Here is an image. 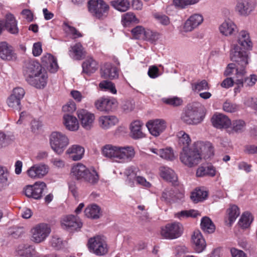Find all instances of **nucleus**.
Wrapping results in <instances>:
<instances>
[{"label": "nucleus", "instance_id": "3c124183", "mask_svg": "<svg viewBox=\"0 0 257 257\" xmlns=\"http://www.w3.org/2000/svg\"><path fill=\"white\" fill-rule=\"evenodd\" d=\"M160 38V33L156 31H153L150 29H147L144 40L147 41L152 44H155Z\"/></svg>", "mask_w": 257, "mask_h": 257}, {"label": "nucleus", "instance_id": "2f4dec72", "mask_svg": "<svg viewBox=\"0 0 257 257\" xmlns=\"http://www.w3.org/2000/svg\"><path fill=\"white\" fill-rule=\"evenodd\" d=\"M87 169L83 164L77 163L72 167L71 174L76 180L82 181Z\"/></svg>", "mask_w": 257, "mask_h": 257}, {"label": "nucleus", "instance_id": "423d86ee", "mask_svg": "<svg viewBox=\"0 0 257 257\" xmlns=\"http://www.w3.org/2000/svg\"><path fill=\"white\" fill-rule=\"evenodd\" d=\"M87 245L90 251L96 255H102L107 252V245L103 236L96 235L89 238Z\"/></svg>", "mask_w": 257, "mask_h": 257}, {"label": "nucleus", "instance_id": "680f3d73", "mask_svg": "<svg viewBox=\"0 0 257 257\" xmlns=\"http://www.w3.org/2000/svg\"><path fill=\"white\" fill-rule=\"evenodd\" d=\"M239 109L238 106L232 102L226 101L223 104V109L227 112L233 113Z\"/></svg>", "mask_w": 257, "mask_h": 257}, {"label": "nucleus", "instance_id": "09e8293b", "mask_svg": "<svg viewBox=\"0 0 257 257\" xmlns=\"http://www.w3.org/2000/svg\"><path fill=\"white\" fill-rule=\"evenodd\" d=\"M192 90L194 92H200L203 90H208L210 87L206 80L198 81L191 84Z\"/></svg>", "mask_w": 257, "mask_h": 257}, {"label": "nucleus", "instance_id": "7ed1b4c3", "mask_svg": "<svg viewBox=\"0 0 257 257\" xmlns=\"http://www.w3.org/2000/svg\"><path fill=\"white\" fill-rule=\"evenodd\" d=\"M179 158L181 163L189 168L195 167L201 162L199 153L194 147L190 149L183 147Z\"/></svg>", "mask_w": 257, "mask_h": 257}, {"label": "nucleus", "instance_id": "c756f323", "mask_svg": "<svg viewBox=\"0 0 257 257\" xmlns=\"http://www.w3.org/2000/svg\"><path fill=\"white\" fill-rule=\"evenodd\" d=\"M5 26L6 30L12 34H17L19 29L17 26V21L15 17L11 14H8L6 16Z\"/></svg>", "mask_w": 257, "mask_h": 257}, {"label": "nucleus", "instance_id": "f3484780", "mask_svg": "<svg viewBox=\"0 0 257 257\" xmlns=\"http://www.w3.org/2000/svg\"><path fill=\"white\" fill-rule=\"evenodd\" d=\"M204 18L199 13H195L191 15L186 21L184 25V31L188 32L193 31L200 26L203 22Z\"/></svg>", "mask_w": 257, "mask_h": 257}, {"label": "nucleus", "instance_id": "f257e3e1", "mask_svg": "<svg viewBox=\"0 0 257 257\" xmlns=\"http://www.w3.org/2000/svg\"><path fill=\"white\" fill-rule=\"evenodd\" d=\"M230 58L235 63L229 64L224 74L229 76L235 74V76H243L246 73L245 67L248 64V54L246 51H243L236 44L232 45L230 51Z\"/></svg>", "mask_w": 257, "mask_h": 257}, {"label": "nucleus", "instance_id": "0e129e2a", "mask_svg": "<svg viewBox=\"0 0 257 257\" xmlns=\"http://www.w3.org/2000/svg\"><path fill=\"white\" fill-rule=\"evenodd\" d=\"M65 243L57 236H53L50 241L51 246L56 249H60L63 248Z\"/></svg>", "mask_w": 257, "mask_h": 257}, {"label": "nucleus", "instance_id": "e2e57ef3", "mask_svg": "<svg viewBox=\"0 0 257 257\" xmlns=\"http://www.w3.org/2000/svg\"><path fill=\"white\" fill-rule=\"evenodd\" d=\"M50 163L52 166L57 169H63L65 167L66 163L64 160L55 157L50 160Z\"/></svg>", "mask_w": 257, "mask_h": 257}, {"label": "nucleus", "instance_id": "37998d69", "mask_svg": "<svg viewBox=\"0 0 257 257\" xmlns=\"http://www.w3.org/2000/svg\"><path fill=\"white\" fill-rule=\"evenodd\" d=\"M216 175V170L212 165L200 166L196 171V176L199 177L205 176L214 177Z\"/></svg>", "mask_w": 257, "mask_h": 257}, {"label": "nucleus", "instance_id": "c85d7f7f", "mask_svg": "<svg viewBox=\"0 0 257 257\" xmlns=\"http://www.w3.org/2000/svg\"><path fill=\"white\" fill-rule=\"evenodd\" d=\"M62 225L67 228L76 229L81 228L82 223L77 217L71 215L63 218L62 220Z\"/></svg>", "mask_w": 257, "mask_h": 257}, {"label": "nucleus", "instance_id": "f704fd0d", "mask_svg": "<svg viewBox=\"0 0 257 257\" xmlns=\"http://www.w3.org/2000/svg\"><path fill=\"white\" fill-rule=\"evenodd\" d=\"M63 124L70 131H76L78 130L79 125L77 118L73 115L65 114L63 116Z\"/></svg>", "mask_w": 257, "mask_h": 257}, {"label": "nucleus", "instance_id": "338daca9", "mask_svg": "<svg viewBox=\"0 0 257 257\" xmlns=\"http://www.w3.org/2000/svg\"><path fill=\"white\" fill-rule=\"evenodd\" d=\"M65 30L67 33L71 35L74 39L82 37V35L74 27H71L68 24H65Z\"/></svg>", "mask_w": 257, "mask_h": 257}, {"label": "nucleus", "instance_id": "cd10ccee", "mask_svg": "<svg viewBox=\"0 0 257 257\" xmlns=\"http://www.w3.org/2000/svg\"><path fill=\"white\" fill-rule=\"evenodd\" d=\"M160 176L165 180L171 182L174 185H176L177 176L174 171L171 168L162 166L160 168Z\"/></svg>", "mask_w": 257, "mask_h": 257}, {"label": "nucleus", "instance_id": "a19ab883", "mask_svg": "<svg viewBox=\"0 0 257 257\" xmlns=\"http://www.w3.org/2000/svg\"><path fill=\"white\" fill-rule=\"evenodd\" d=\"M201 228L202 230L207 233H212L215 230V226L210 218L203 217L201 220Z\"/></svg>", "mask_w": 257, "mask_h": 257}, {"label": "nucleus", "instance_id": "412c9836", "mask_svg": "<svg viewBox=\"0 0 257 257\" xmlns=\"http://www.w3.org/2000/svg\"><path fill=\"white\" fill-rule=\"evenodd\" d=\"M191 239L193 247L196 252L200 253L206 248V241L199 231L197 230L194 232Z\"/></svg>", "mask_w": 257, "mask_h": 257}, {"label": "nucleus", "instance_id": "2eb2a0df", "mask_svg": "<svg viewBox=\"0 0 257 257\" xmlns=\"http://www.w3.org/2000/svg\"><path fill=\"white\" fill-rule=\"evenodd\" d=\"M77 115L82 127L86 130L90 129L95 120L94 114L86 109H81L77 111Z\"/></svg>", "mask_w": 257, "mask_h": 257}, {"label": "nucleus", "instance_id": "774afa93", "mask_svg": "<svg viewBox=\"0 0 257 257\" xmlns=\"http://www.w3.org/2000/svg\"><path fill=\"white\" fill-rule=\"evenodd\" d=\"M122 21L124 23H138L139 20L136 18V16L134 15L133 13H127L125 14L122 18Z\"/></svg>", "mask_w": 257, "mask_h": 257}, {"label": "nucleus", "instance_id": "c03bdc74", "mask_svg": "<svg viewBox=\"0 0 257 257\" xmlns=\"http://www.w3.org/2000/svg\"><path fill=\"white\" fill-rule=\"evenodd\" d=\"M100 209L96 204H91L88 206L84 210L85 215L88 218L97 219L100 217Z\"/></svg>", "mask_w": 257, "mask_h": 257}, {"label": "nucleus", "instance_id": "72a5a7b5", "mask_svg": "<svg viewBox=\"0 0 257 257\" xmlns=\"http://www.w3.org/2000/svg\"><path fill=\"white\" fill-rule=\"evenodd\" d=\"M101 75L104 78L113 79L118 77V71L111 64L106 63L101 69Z\"/></svg>", "mask_w": 257, "mask_h": 257}, {"label": "nucleus", "instance_id": "a18cd8bd", "mask_svg": "<svg viewBox=\"0 0 257 257\" xmlns=\"http://www.w3.org/2000/svg\"><path fill=\"white\" fill-rule=\"evenodd\" d=\"M253 219L252 214L248 212H245L242 214L239 220L238 224L242 228H247L250 226Z\"/></svg>", "mask_w": 257, "mask_h": 257}, {"label": "nucleus", "instance_id": "393cba45", "mask_svg": "<svg viewBox=\"0 0 257 257\" xmlns=\"http://www.w3.org/2000/svg\"><path fill=\"white\" fill-rule=\"evenodd\" d=\"M143 123L140 120L133 121L130 125V135L134 139H139L145 137L142 131Z\"/></svg>", "mask_w": 257, "mask_h": 257}, {"label": "nucleus", "instance_id": "9d476101", "mask_svg": "<svg viewBox=\"0 0 257 257\" xmlns=\"http://www.w3.org/2000/svg\"><path fill=\"white\" fill-rule=\"evenodd\" d=\"M255 6V0H236L234 9L239 16H247L254 10Z\"/></svg>", "mask_w": 257, "mask_h": 257}, {"label": "nucleus", "instance_id": "58836bf2", "mask_svg": "<svg viewBox=\"0 0 257 257\" xmlns=\"http://www.w3.org/2000/svg\"><path fill=\"white\" fill-rule=\"evenodd\" d=\"M99 179V175L94 169L88 168L82 181L91 185H95L97 183Z\"/></svg>", "mask_w": 257, "mask_h": 257}, {"label": "nucleus", "instance_id": "6e6552de", "mask_svg": "<svg viewBox=\"0 0 257 257\" xmlns=\"http://www.w3.org/2000/svg\"><path fill=\"white\" fill-rule=\"evenodd\" d=\"M50 232L51 229L48 224H37L31 229V239L37 243L42 242L48 236Z\"/></svg>", "mask_w": 257, "mask_h": 257}, {"label": "nucleus", "instance_id": "b1692460", "mask_svg": "<svg viewBox=\"0 0 257 257\" xmlns=\"http://www.w3.org/2000/svg\"><path fill=\"white\" fill-rule=\"evenodd\" d=\"M68 54L73 59L80 60L84 58L85 51L80 43H77L69 48Z\"/></svg>", "mask_w": 257, "mask_h": 257}, {"label": "nucleus", "instance_id": "c9c22d12", "mask_svg": "<svg viewBox=\"0 0 257 257\" xmlns=\"http://www.w3.org/2000/svg\"><path fill=\"white\" fill-rule=\"evenodd\" d=\"M150 150L151 152L159 156L162 159L169 161H172L175 159L173 151L170 148L161 149L150 148Z\"/></svg>", "mask_w": 257, "mask_h": 257}, {"label": "nucleus", "instance_id": "473e14b6", "mask_svg": "<svg viewBox=\"0 0 257 257\" xmlns=\"http://www.w3.org/2000/svg\"><path fill=\"white\" fill-rule=\"evenodd\" d=\"M48 78L47 72L43 70V71L32 78L33 80H34L33 83L29 84L37 88H43L47 84Z\"/></svg>", "mask_w": 257, "mask_h": 257}, {"label": "nucleus", "instance_id": "49530a36", "mask_svg": "<svg viewBox=\"0 0 257 257\" xmlns=\"http://www.w3.org/2000/svg\"><path fill=\"white\" fill-rule=\"evenodd\" d=\"M207 192L201 189H196L192 192L190 198L193 202L197 203L203 201L207 196Z\"/></svg>", "mask_w": 257, "mask_h": 257}, {"label": "nucleus", "instance_id": "13d9d810", "mask_svg": "<svg viewBox=\"0 0 257 257\" xmlns=\"http://www.w3.org/2000/svg\"><path fill=\"white\" fill-rule=\"evenodd\" d=\"M228 212L230 223L234 222L240 214L238 207L235 205L230 206Z\"/></svg>", "mask_w": 257, "mask_h": 257}, {"label": "nucleus", "instance_id": "4be33fe9", "mask_svg": "<svg viewBox=\"0 0 257 257\" xmlns=\"http://www.w3.org/2000/svg\"><path fill=\"white\" fill-rule=\"evenodd\" d=\"M211 121L213 125L217 128H226L231 124L230 119L225 115L218 113L214 114Z\"/></svg>", "mask_w": 257, "mask_h": 257}, {"label": "nucleus", "instance_id": "4468645a", "mask_svg": "<svg viewBox=\"0 0 257 257\" xmlns=\"http://www.w3.org/2000/svg\"><path fill=\"white\" fill-rule=\"evenodd\" d=\"M49 170L47 165L40 163L31 167L27 171L28 176L34 179H41L46 176Z\"/></svg>", "mask_w": 257, "mask_h": 257}, {"label": "nucleus", "instance_id": "603ef678", "mask_svg": "<svg viewBox=\"0 0 257 257\" xmlns=\"http://www.w3.org/2000/svg\"><path fill=\"white\" fill-rule=\"evenodd\" d=\"M177 137L179 145L183 146V147L187 148L191 143L189 136L183 131L179 132L177 134Z\"/></svg>", "mask_w": 257, "mask_h": 257}, {"label": "nucleus", "instance_id": "6ab92c4d", "mask_svg": "<svg viewBox=\"0 0 257 257\" xmlns=\"http://www.w3.org/2000/svg\"><path fill=\"white\" fill-rule=\"evenodd\" d=\"M0 58L5 60H12L16 58L13 47L7 42H0Z\"/></svg>", "mask_w": 257, "mask_h": 257}, {"label": "nucleus", "instance_id": "de8ad7c7", "mask_svg": "<svg viewBox=\"0 0 257 257\" xmlns=\"http://www.w3.org/2000/svg\"><path fill=\"white\" fill-rule=\"evenodd\" d=\"M35 251L33 246L28 244L19 246L18 253L25 257H32L35 254Z\"/></svg>", "mask_w": 257, "mask_h": 257}, {"label": "nucleus", "instance_id": "8fccbe9b", "mask_svg": "<svg viewBox=\"0 0 257 257\" xmlns=\"http://www.w3.org/2000/svg\"><path fill=\"white\" fill-rule=\"evenodd\" d=\"M174 193L175 190L172 188H166L162 193L161 199L162 201L167 203L174 202L175 197Z\"/></svg>", "mask_w": 257, "mask_h": 257}, {"label": "nucleus", "instance_id": "dca6fc26", "mask_svg": "<svg viewBox=\"0 0 257 257\" xmlns=\"http://www.w3.org/2000/svg\"><path fill=\"white\" fill-rule=\"evenodd\" d=\"M135 151L133 147L126 146L118 147L116 162L118 163H127L131 161L134 158Z\"/></svg>", "mask_w": 257, "mask_h": 257}, {"label": "nucleus", "instance_id": "052dcab7", "mask_svg": "<svg viewBox=\"0 0 257 257\" xmlns=\"http://www.w3.org/2000/svg\"><path fill=\"white\" fill-rule=\"evenodd\" d=\"M12 137L4 133H0V149L6 147L12 141Z\"/></svg>", "mask_w": 257, "mask_h": 257}, {"label": "nucleus", "instance_id": "39448f33", "mask_svg": "<svg viewBox=\"0 0 257 257\" xmlns=\"http://www.w3.org/2000/svg\"><path fill=\"white\" fill-rule=\"evenodd\" d=\"M50 144L51 149L56 154L61 155L69 144V140L62 133L54 132L50 136Z\"/></svg>", "mask_w": 257, "mask_h": 257}, {"label": "nucleus", "instance_id": "4d7b16f0", "mask_svg": "<svg viewBox=\"0 0 257 257\" xmlns=\"http://www.w3.org/2000/svg\"><path fill=\"white\" fill-rule=\"evenodd\" d=\"M99 86L101 89L108 91L112 94H116L117 92L114 84L110 81H103L99 83Z\"/></svg>", "mask_w": 257, "mask_h": 257}, {"label": "nucleus", "instance_id": "5701e85b", "mask_svg": "<svg viewBox=\"0 0 257 257\" xmlns=\"http://www.w3.org/2000/svg\"><path fill=\"white\" fill-rule=\"evenodd\" d=\"M237 43L236 44L243 51L244 50H250L252 48V42L251 41L249 33L245 30H241L238 34ZM233 44L232 45H233Z\"/></svg>", "mask_w": 257, "mask_h": 257}, {"label": "nucleus", "instance_id": "bf43d9fd", "mask_svg": "<svg viewBox=\"0 0 257 257\" xmlns=\"http://www.w3.org/2000/svg\"><path fill=\"white\" fill-rule=\"evenodd\" d=\"M200 0H173L174 5L178 8H185L188 5L198 3Z\"/></svg>", "mask_w": 257, "mask_h": 257}, {"label": "nucleus", "instance_id": "f03ea898", "mask_svg": "<svg viewBox=\"0 0 257 257\" xmlns=\"http://www.w3.org/2000/svg\"><path fill=\"white\" fill-rule=\"evenodd\" d=\"M204 117L201 109L196 104H193L187 106L185 112L181 115V119L186 124L196 125L202 121Z\"/></svg>", "mask_w": 257, "mask_h": 257}, {"label": "nucleus", "instance_id": "6e6d98bb", "mask_svg": "<svg viewBox=\"0 0 257 257\" xmlns=\"http://www.w3.org/2000/svg\"><path fill=\"white\" fill-rule=\"evenodd\" d=\"M21 101L19 98L11 94L7 99V103L9 107L20 110L21 109Z\"/></svg>", "mask_w": 257, "mask_h": 257}, {"label": "nucleus", "instance_id": "aec40b11", "mask_svg": "<svg viewBox=\"0 0 257 257\" xmlns=\"http://www.w3.org/2000/svg\"><path fill=\"white\" fill-rule=\"evenodd\" d=\"M219 30L222 35L226 37L230 36L237 32V27L234 22L228 19L220 25Z\"/></svg>", "mask_w": 257, "mask_h": 257}, {"label": "nucleus", "instance_id": "a878e982", "mask_svg": "<svg viewBox=\"0 0 257 257\" xmlns=\"http://www.w3.org/2000/svg\"><path fill=\"white\" fill-rule=\"evenodd\" d=\"M118 122L117 118L114 115H102L98 118V124L103 130H107L116 125Z\"/></svg>", "mask_w": 257, "mask_h": 257}, {"label": "nucleus", "instance_id": "20e7f679", "mask_svg": "<svg viewBox=\"0 0 257 257\" xmlns=\"http://www.w3.org/2000/svg\"><path fill=\"white\" fill-rule=\"evenodd\" d=\"M88 9L92 15L98 19H103L107 16L109 7L103 0H90Z\"/></svg>", "mask_w": 257, "mask_h": 257}, {"label": "nucleus", "instance_id": "79ce46f5", "mask_svg": "<svg viewBox=\"0 0 257 257\" xmlns=\"http://www.w3.org/2000/svg\"><path fill=\"white\" fill-rule=\"evenodd\" d=\"M110 5L115 10L120 12L127 11L130 7L128 0H113L110 2Z\"/></svg>", "mask_w": 257, "mask_h": 257}, {"label": "nucleus", "instance_id": "f8f14e48", "mask_svg": "<svg viewBox=\"0 0 257 257\" xmlns=\"http://www.w3.org/2000/svg\"><path fill=\"white\" fill-rule=\"evenodd\" d=\"M96 108L101 111H111L117 107V100L113 97H101L95 101Z\"/></svg>", "mask_w": 257, "mask_h": 257}, {"label": "nucleus", "instance_id": "7c9ffc66", "mask_svg": "<svg viewBox=\"0 0 257 257\" xmlns=\"http://www.w3.org/2000/svg\"><path fill=\"white\" fill-rule=\"evenodd\" d=\"M118 146L106 144L101 148V154L105 158L116 162Z\"/></svg>", "mask_w": 257, "mask_h": 257}, {"label": "nucleus", "instance_id": "ea45409f", "mask_svg": "<svg viewBox=\"0 0 257 257\" xmlns=\"http://www.w3.org/2000/svg\"><path fill=\"white\" fill-rule=\"evenodd\" d=\"M200 215L198 211L194 209L182 210L174 214L175 217L180 220H183L189 217L195 218Z\"/></svg>", "mask_w": 257, "mask_h": 257}, {"label": "nucleus", "instance_id": "4c0bfd02", "mask_svg": "<svg viewBox=\"0 0 257 257\" xmlns=\"http://www.w3.org/2000/svg\"><path fill=\"white\" fill-rule=\"evenodd\" d=\"M82 67L83 73L90 75L98 69V63L92 58H89L83 62Z\"/></svg>", "mask_w": 257, "mask_h": 257}, {"label": "nucleus", "instance_id": "0eeeda50", "mask_svg": "<svg viewBox=\"0 0 257 257\" xmlns=\"http://www.w3.org/2000/svg\"><path fill=\"white\" fill-rule=\"evenodd\" d=\"M183 233L182 225L179 222L168 223L162 227L160 234L166 239H175L179 237Z\"/></svg>", "mask_w": 257, "mask_h": 257}, {"label": "nucleus", "instance_id": "e433bc0d", "mask_svg": "<svg viewBox=\"0 0 257 257\" xmlns=\"http://www.w3.org/2000/svg\"><path fill=\"white\" fill-rule=\"evenodd\" d=\"M9 171L7 167L0 165V191L6 190L10 185Z\"/></svg>", "mask_w": 257, "mask_h": 257}, {"label": "nucleus", "instance_id": "69168bd1", "mask_svg": "<svg viewBox=\"0 0 257 257\" xmlns=\"http://www.w3.org/2000/svg\"><path fill=\"white\" fill-rule=\"evenodd\" d=\"M232 130L236 133L242 132L245 126V122L242 120H235L231 124Z\"/></svg>", "mask_w": 257, "mask_h": 257}, {"label": "nucleus", "instance_id": "a211bd4d", "mask_svg": "<svg viewBox=\"0 0 257 257\" xmlns=\"http://www.w3.org/2000/svg\"><path fill=\"white\" fill-rule=\"evenodd\" d=\"M193 147L199 153L201 160L202 157L209 158L213 155V147L209 142H198L194 144Z\"/></svg>", "mask_w": 257, "mask_h": 257}, {"label": "nucleus", "instance_id": "1a4fd4ad", "mask_svg": "<svg viewBox=\"0 0 257 257\" xmlns=\"http://www.w3.org/2000/svg\"><path fill=\"white\" fill-rule=\"evenodd\" d=\"M43 70L39 62L34 60L27 61L23 70L26 80L28 83H33L32 78L43 71Z\"/></svg>", "mask_w": 257, "mask_h": 257}, {"label": "nucleus", "instance_id": "864d4df0", "mask_svg": "<svg viewBox=\"0 0 257 257\" xmlns=\"http://www.w3.org/2000/svg\"><path fill=\"white\" fill-rule=\"evenodd\" d=\"M146 30L147 29H145L143 26H138L133 28L131 32L135 39L144 40Z\"/></svg>", "mask_w": 257, "mask_h": 257}, {"label": "nucleus", "instance_id": "5fc2aeb1", "mask_svg": "<svg viewBox=\"0 0 257 257\" xmlns=\"http://www.w3.org/2000/svg\"><path fill=\"white\" fill-rule=\"evenodd\" d=\"M162 101L164 103L173 107L180 106L183 102L182 99L177 96L163 98Z\"/></svg>", "mask_w": 257, "mask_h": 257}, {"label": "nucleus", "instance_id": "bb28decb", "mask_svg": "<svg viewBox=\"0 0 257 257\" xmlns=\"http://www.w3.org/2000/svg\"><path fill=\"white\" fill-rule=\"evenodd\" d=\"M84 149L81 146L77 145H72L66 151V154L69 157L74 161L81 160L84 155Z\"/></svg>", "mask_w": 257, "mask_h": 257}, {"label": "nucleus", "instance_id": "9b49d317", "mask_svg": "<svg viewBox=\"0 0 257 257\" xmlns=\"http://www.w3.org/2000/svg\"><path fill=\"white\" fill-rule=\"evenodd\" d=\"M47 190V186L45 182H36L33 185L27 186L25 190L26 195L35 199H39L42 196V194Z\"/></svg>", "mask_w": 257, "mask_h": 257}, {"label": "nucleus", "instance_id": "ddd939ff", "mask_svg": "<svg viewBox=\"0 0 257 257\" xmlns=\"http://www.w3.org/2000/svg\"><path fill=\"white\" fill-rule=\"evenodd\" d=\"M146 126L152 135L158 137L166 130L167 124L163 119H155L148 121Z\"/></svg>", "mask_w": 257, "mask_h": 257}]
</instances>
